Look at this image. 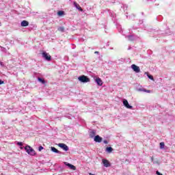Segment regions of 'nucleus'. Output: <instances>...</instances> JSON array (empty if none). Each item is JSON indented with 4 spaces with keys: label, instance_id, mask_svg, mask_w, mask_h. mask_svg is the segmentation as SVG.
<instances>
[{
    "label": "nucleus",
    "instance_id": "nucleus-1",
    "mask_svg": "<svg viewBox=\"0 0 175 175\" xmlns=\"http://www.w3.org/2000/svg\"><path fill=\"white\" fill-rule=\"evenodd\" d=\"M78 79L81 83H90V78H88L85 75H82L78 77Z\"/></svg>",
    "mask_w": 175,
    "mask_h": 175
},
{
    "label": "nucleus",
    "instance_id": "nucleus-2",
    "mask_svg": "<svg viewBox=\"0 0 175 175\" xmlns=\"http://www.w3.org/2000/svg\"><path fill=\"white\" fill-rule=\"evenodd\" d=\"M25 150L29 155H35V150L31 146H27L25 147Z\"/></svg>",
    "mask_w": 175,
    "mask_h": 175
},
{
    "label": "nucleus",
    "instance_id": "nucleus-3",
    "mask_svg": "<svg viewBox=\"0 0 175 175\" xmlns=\"http://www.w3.org/2000/svg\"><path fill=\"white\" fill-rule=\"evenodd\" d=\"M131 68L135 73H140V67L136 66V64L131 65Z\"/></svg>",
    "mask_w": 175,
    "mask_h": 175
},
{
    "label": "nucleus",
    "instance_id": "nucleus-4",
    "mask_svg": "<svg viewBox=\"0 0 175 175\" xmlns=\"http://www.w3.org/2000/svg\"><path fill=\"white\" fill-rule=\"evenodd\" d=\"M42 57L46 61H51V56L49 55V53H46V52L42 53Z\"/></svg>",
    "mask_w": 175,
    "mask_h": 175
},
{
    "label": "nucleus",
    "instance_id": "nucleus-5",
    "mask_svg": "<svg viewBox=\"0 0 175 175\" xmlns=\"http://www.w3.org/2000/svg\"><path fill=\"white\" fill-rule=\"evenodd\" d=\"M58 147H60V148H62L64 151H68L69 147L67 146L65 144H58Z\"/></svg>",
    "mask_w": 175,
    "mask_h": 175
},
{
    "label": "nucleus",
    "instance_id": "nucleus-6",
    "mask_svg": "<svg viewBox=\"0 0 175 175\" xmlns=\"http://www.w3.org/2000/svg\"><path fill=\"white\" fill-rule=\"evenodd\" d=\"M123 105L126 109H132L133 107L132 105H129V103L126 99L123 100Z\"/></svg>",
    "mask_w": 175,
    "mask_h": 175
},
{
    "label": "nucleus",
    "instance_id": "nucleus-7",
    "mask_svg": "<svg viewBox=\"0 0 175 175\" xmlns=\"http://www.w3.org/2000/svg\"><path fill=\"white\" fill-rule=\"evenodd\" d=\"M102 140H103V139L99 135H96L94 137V142H96V143H102Z\"/></svg>",
    "mask_w": 175,
    "mask_h": 175
},
{
    "label": "nucleus",
    "instance_id": "nucleus-8",
    "mask_svg": "<svg viewBox=\"0 0 175 175\" xmlns=\"http://www.w3.org/2000/svg\"><path fill=\"white\" fill-rule=\"evenodd\" d=\"M64 165H66V166H68V167H70V169H71V170H76V166H75L68 162H64Z\"/></svg>",
    "mask_w": 175,
    "mask_h": 175
},
{
    "label": "nucleus",
    "instance_id": "nucleus-9",
    "mask_svg": "<svg viewBox=\"0 0 175 175\" xmlns=\"http://www.w3.org/2000/svg\"><path fill=\"white\" fill-rule=\"evenodd\" d=\"M103 163L105 166V167H110V162L108 161L107 159H103Z\"/></svg>",
    "mask_w": 175,
    "mask_h": 175
},
{
    "label": "nucleus",
    "instance_id": "nucleus-10",
    "mask_svg": "<svg viewBox=\"0 0 175 175\" xmlns=\"http://www.w3.org/2000/svg\"><path fill=\"white\" fill-rule=\"evenodd\" d=\"M73 3L75 8L78 9V10H79L80 12H83V8H81L80 5H79L77 2L74 1Z\"/></svg>",
    "mask_w": 175,
    "mask_h": 175
},
{
    "label": "nucleus",
    "instance_id": "nucleus-11",
    "mask_svg": "<svg viewBox=\"0 0 175 175\" xmlns=\"http://www.w3.org/2000/svg\"><path fill=\"white\" fill-rule=\"evenodd\" d=\"M21 27H28L29 25V22L27 21H23L21 23Z\"/></svg>",
    "mask_w": 175,
    "mask_h": 175
},
{
    "label": "nucleus",
    "instance_id": "nucleus-12",
    "mask_svg": "<svg viewBox=\"0 0 175 175\" xmlns=\"http://www.w3.org/2000/svg\"><path fill=\"white\" fill-rule=\"evenodd\" d=\"M96 83L98 84V85H103V81H102V79H100V78L96 79Z\"/></svg>",
    "mask_w": 175,
    "mask_h": 175
},
{
    "label": "nucleus",
    "instance_id": "nucleus-13",
    "mask_svg": "<svg viewBox=\"0 0 175 175\" xmlns=\"http://www.w3.org/2000/svg\"><path fill=\"white\" fill-rule=\"evenodd\" d=\"M51 151H53V152H55L56 154H60L61 153V152H59V150H58L55 147H51Z\"/></svg>",
    "mask_w": 175,
    "mask_h": 175
},
{
    "label": "nucleus",
    "instance_id": "nucleus-14",
    "mask_svg": "<svg viewBox=\"0 0 175 175\" xmlns=\"http://www.w3.org/2000/svg\"><path fill=\"white\" fill-rule=\"evenodd\" d=\"M95 135H96V131H92L90 132V137H95Z\"/></svg>",
    "mask_w": 175,
    "mask_h": 175
},
{
    "label": "nucleus",
    "instance_id": "nucleus-15",
    "mask_svg": "<svg viewBox=\"0 0 175 175\" xmlns=\"http://www.w3.org/2000/svg\"><path fill=\"white\" fill-rule=\"evenodd\" d=\"M57 31H59V32H65V27H59V28H57Z\"/></svg>",
    "mask_w": 175,
    "mask_h": 175
},
{
    "label": "nucleus",
    "instance_id": "nucleus-16",
    "mask_svg": "<svg viewBox=\"0 0 175 175\" xmlns=\"http://www.w3.org/2000/svg\"><path fill=\"white\" fill-rule=\"evenodd\" d=\"M38 81H40V83H42V84H46V81H44V79H43L40 77H38Z\"/></svg>",
    "mask_w": 175,
    "mask_h": 175
},
{
    "label": "nucleus",
    "instance_id": "nucleus-17",
    "mask_svg": "<svg viewBox=\"0 0 175 175\" xmlns=\"http://www.w3.org/2000/svg\"><path fill=\"white\" fill-rule=\"evenodd\" d=\"M65 14V12L64 11H59L57 12V15L61 17L62 16H64Z\"/></svg>",
    "mask_w": 175,
    "mask_h": 175
},
{
    "label": "nucleus",
    "instance_id": "nucleus-18",
    "mask_svg": "<svg viewBox=\"0 0 175 175\" xmlns=\"http://www.w3.org/2000/svg\"><path fill=\"white\" fill-rule=\"evenodd\" d=\"M106 151H107V152L110 153V152H111L113 151V148H111V147H107V148H106Z\"/></svg>",
    "mask_w": 175,
    "mask_h": 175
},
{
    "label": "nucleus",
    "instance_id": "nucleus-19",
    "mask_svg": "<svg viewBox=\"0 0 175 175\" xmlns=\"http://www.w3.org/2000/svg\"><path fill=\"white\" fill-rule=\"evenodd\" d=\"M160 148L161 150H163V148H165V142L160 143Z\"/></svg>",
    "mask_w": 175,
    "mask_h": 175
},
{
    "label": "nucleus",
    "instance_id": "nucleus-20",
    "mask_svg": "<svg viewBox=\"0 0 175 175\" xmlns=\"http://www.w3.org/2000/svg\"><path fill=\"white\" fill-rule=\"evenodd\" d=\"M139 91H143L144 92H147L148 94L151 92V90H147L146 89H139Z\"/></svg>",
    "mask_w": 175,
    "mask_h": 175
},
{
    "label": "nucleus",
    "instance_id": "nucleus-21",
    "mask_svg": "<svg viewBox=\"0 0 175 175\" xmlns=\"http://www.w3.org/2000/svg\"><path fill=\"white\" fill-rule=\"evenodd\" d=\"M126 38H128L129 40H131V42H133V36H126Z\"/></svg>",
    "mask_w": 175,
    "mask_h": 175
},
{
    "label": "nucleus",
    "instance_id": "nucleus-22",
    "mask_svg": "<svg viewBox=\"0 0 175 175\" xmlns=\"http://www.w3.org/2000/svg\"><path fill=\"white\" fill-rule=\"evenodd\" d=\"M148 79H150V80L154 81V77H152V75H148Z\"/></svg>",
    "mask_w": 175,
    "mask_h": 175
},
{
    "label": "nucleus",
    "instance_id": "nucleus-23",
    "mask_svg": "<svg viewBox=\"0 0 175 175\" xmlns=\"http://www.w3.org/2000/svg\"><path fill=\"white\" fill-rule=\"evenodd\" d=\"M43 150V146H40L38 148V151H42Z\"/></svg>",
    "mask_w": 175,
    "mask_h": 175
},
{
    "label": "nucleus",
    "instance_id": "nucleus-24",
    "mask_svg": "<svg viewBox=\"0 0 175 175\" xmlns=\"http://www.w3.org/2000/svg\"><path fill=\"white\" fill-rule=\"evenodd\" d=\"M103 143H104L105 144H108L109 142H107V140H104V141H103Z\"/></svg>",
    "mask_w": 175,
    "mask_h": 175
},
{
    "label": "nucleus",
    "instance_id": "nucleus-25",
    "mask_svg": "<svg viewBox=\"0 0 175 175\" xmlns=\"http://www.w3.org/2000/svg\"><path fill=\"white\" fill-rule=\"evenodd\" d=\"M17 144L18 146H23V142H18Z\"/></svg>",
    "mask_w": 175,
    "mask_h": 175
},
{
    "label": "nucleus",
    "instance_id": "nucleus-26",
    "mask_svg": "<svg viewBox=\"0 0 175 175\" xmlns=\"http://www.w3.org/2000/svg\"><path fill=\"white\" fill-rule=\"evenodd\" d=\"M4 83H5V82H4L3 81H2V80L0 79V85H1V84H4Z\"/></svg>",
    "mask_w": 175,
    "mask_h": 175
},
{
    "label": "nucleus",
    "instance_id": "nucleus-27",
    "mask_svg": "<svg viewBox=\"0 0 175 175\" xmlns=\"http://www.w3.org/2000/svg\"><path fill=\"white\" fill-rule=\"evenodd\" d=\"M151 161H152V162H154V157H151Z\"/></svg>",
    "mask_w": 175,
    "mask_h": 175
},
{
    "label": "nucleus",
    "instance_id": "nucleus-28",
    "mask_svg": "<svg viewBox=\"0 0 175 175\" xmlns=\"http://www.w3.org/2000/svg\"><path fill=\"white\" fill-rule=\"evenodd\" d=\"M94 54H99V52L98 51H95Z\"/></svg>",
    "mask_w": 175,
    "mask_h": 175
},
{
    "label": "nucleus",
    "instance_id": "nucleus-29",
    "mask_svg": "<svg viewBox=\"0 0 175 175\" xmlns=\"http://www.w3.org/2000/svg\"><path fill=\"white\" fill-rule=\"evenodd\" d=\"M90 175H94V174H91V173H90Z\"/></svg>",
    "mask_w": 175,
    "mask_h": 175
}]
</instances>
